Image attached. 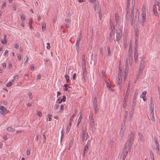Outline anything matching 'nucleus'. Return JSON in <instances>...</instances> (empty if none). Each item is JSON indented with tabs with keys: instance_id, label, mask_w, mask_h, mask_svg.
<instances>
[{
	"instance_id": "nucleus-1",
	"label": "nucleus",
	"mask_w": 160,
	"mask_h": 160,
	"mask_svg": "<svg viewBox=\"0 0 160 160\" xmlns=\"http://www.w3.org/2000/svg\"><path fill=\"white\" fill-rule=\"evenodd\" d=\"M142 60L140 62L138 68V72L137 75L136 77V80L138 79L142 73L144 67V61L141 58Z\"/></svg>"
},
{
	"instance_id": "nucleus-2",
	"label": "nucleus",
	"mask_w": 160,
	"mask_h": 160,
	"mask_svg": "<svg viewBox=\"0 0 160 160\" xmlns=\"http://www.w3.org/2000/svg\"><path fill=\"white\" fill-rule=\"evenodd\" d=\"M116 39L114 40L115 42H116V41L118 42L121 39L122 36V31L120 28H118L116 29Z\"/></svg>"
},
{
	"instance_id": "nucleus-3",
	"label": "nucleus",
	"mask_w": 160,
	"mask_h": 160,
	"mask_svg": "<svg viewBox=\"0 0 160 160\" xmlns=\"http://www.w3.org/2000/svg\"><path fill=\"white\" fill-rule=\"evenodd\" d=\"M138 94V89H136L134 93V96H133V100L132 101V104L131 106V108L132 109V110H133L134 109L135 107L136 104V98Z\"/></svg>"
},
{
	"instance_id": "nucleus-4",
	"label": "nucleus",
	"mask_w": 160,
	"mask_h": 160,
	"mask_svg": "<svg viewBox=\"0 0 160 160\" xmlns=\"http://www.w3.org/2000/svg\"><path fill=\"white\" fill-rule=\"evenodd\" d=\"M146 11L145 7H143L142 9V13L141 14L142 18V26L143 25L146 19Z\"/></svg>"
},
{
	"instance_id": "nucleus-5",
	"label": "nucleus",
	"mask_w": 160,
	"mask_h": 160,
	"mask_svg": "<svg viewBox=\"0 0 160 160\" xmlns=\"http://www.w3.org/2000/svg\"><path fill=\"white\" fill-rule=\"evenodd\" d=\"M18 74H17L15 75L13 79L12 80H11L10 81H9L8 83H7L6 85V86L8 87H10L12 84V82H16L17 81V79H18Z\"/></svg>"
},
{
	"instance_id": "nucleus-6",
	"label": "nucleus",
	"mask_w": 160,
	"mask_h": 160,
	"mask_svg": "<svg viewBox=\"0 0 160 160\" xmlns=\"http://www.w3.org/2000/svg\"><path fill=\"white\" fill-rule=\"evenodd\" d=\"M132 142H127L124 145V147L123 149H125L126 148L128 151H130L131 149L132 145Z\"/></svg>"
},
{
	"instance_id": "nucleus-7",
	"label": "nucleus",
	"mask_w": 160,
	"mask_h": 160,
	"mask_svg": "<svg viewBox=\"0 0 160 160\" xmlns=\"http://www.w3.org/2000/svg\"><path fill=\"white\" fill-rule=\"evenodd\" d=\"M132 56H128V58H127L126 61V64L128 65V64H129L130 66H132Z\"/></svg>"
},
{
	"instance_id": "nucleus-8",
	"label": "nucleus",
	"mask_w": 160,
	"mask_h": 160,
	"mask_svg": "<svg viewBox=\"0 0 160 160\" xmlns=\"http://www.w3.org/2000/svg\"><path fill=\"white\" fill-rule=\"evenodd\" d=\"M138 47L136 46L134 48V59L135 63H136L138 62V53L137 52Z\"/></svg>"
},
{
	"instance_id": "nucleus-9",
	"label": "nucleus",
	"mask_w": 160,
	"mask_h": 160,
	"mask_svg": "<svg viewBox=\"0 0 160 160\" xmlns=\"http://www.w3.org/2000/svg\"><path fill=\"white\" fill-rule=\"evenodd\" d=\"M134 139V134L132 132H131L128 135V138L127 141L128 142H133Z\"/></svg>"
},
{
	"instance_id": "nucleus-10",
	"label": "nucleus",
	"mask_w": 160,
	"mask_h": 160,
	"mask_svg": "<svg viewBox=\"0 0 160 160\" xmlns=\"http://www.w3.org/2000/svg\"><path fill=\"white\" fill-rule=\"evenodd\" d=\"M128 65H126V63H125V71L124 72H123V73H124V80H125V79L127 78V77L128 76Z\"/></svg>"
},
{
	"instance_id": "nucleus-11",
	"label": "nucleus",
	"mask_w": 160,
	"mask_h": 160,
	"mask_svg": "<svg viewBox=\"0 0 160 160\" xmlns=\"http://www.w3.org/2000/svg\"><path fill=\"white\" fill-rule=\"evenodd\" d=\"M131 17L130 19L131 21V24L132 26H133V19L134 17L133 7H132V8H131Z\"/></svg>"
},
{
	"instance_id": "nucleus-12",
	"label": "nucleus",
	"mask_w": 160,
	"mask_h": 160,
	"mask_svg": "<svg viewBox=\"0 0 160 160\" xmlns=\"http://www.w3.org/2000/svg\"><path fill=\"white\" fill-rule=\"evenodd\" d=\"M0 109L1 110L0 113L3 115L6 114L7 112V110L6 108L3 106H1L0 107Z\"/></svg>"
},
{
	"instance_id": "nucleus-13",
	"label": "nucleus",
	"mask_w": 160,
	"mask_h": 160,
	"mask_svg": "<svg viewBox=\"0 0 160 160\" xmlns=\"http://www.w3.org/2000/svg\"><path fill=\"white\" fill-rule=\"evenodd\" d=\"M123 77H124V76L123 77V76H120L119 75H118V79L116 82L117 85L120 86L121 85L122 79Z\"/></svg>"
},
{
	"instance_id": "nucleus-14",
	"label": "nucleus",
	"mask_w": 160,
	"mask_h": 160,
	"mask_svg": "<svg viewBox=\"0 0 160 160\" xmlns=\"http://www.w3.org/2000/svg\"><path fill=\"white\" fill-rule=\"evenodd\" d=\"M150 117L151 119L153 122H154L155 121V115L153 111H151V112L150 114Z\"/></svg>"
},
{
	"instance_id": "nucleus-15",
	"label": "nucleus",
	"mask_w": 160,
	"mask_h": 160,
	"mask_svg": "<svg viewBox=\"0 0 160 160\" xmlns=\"http://www.w3.org/2000/svg\"><path fill=\"white\" fill-rule=\"evenodd\" d=\"M130 7V3H127V5H126V10H127V16L128 15H129V13L130 12L131 9Z\"/></svg>"
},
{
	"instance_id": "nucleus-16",
	"label": "nucleus",
	"mask_w": 160,
	"mask_h": 160,
	"mask_svg": "<svg viewBox=\"0 0 160 160\" xmlns=\"http://www.w3.org/2000/svg\"><path fill=\"white\" fill-rule=\"evenodd\" d=\"M86 129H85V130L83 129L82 130V141H84L85 139V136H86Z\"/></svg>"
},
{
	"instance_id": "nucleus-17",
	"label": "nucleus",
	"mask_w": 160,
	"mask_h": 160,
	"mask_svg": "<svg viewBox=\"0 0 160 160\" xmlns=\"http://www.w3.org/2000/svg\"><path fill=\"white\" fill-rule=\"evenodd\" d=\"M138 135L139 137V138L140 141L143 142L144 141V139L143 138V136L142 134L140 132H139L138 133Z\"/></svg>"
},
{
	"instance_id": "nucleus-18",
	"label": "nucleus",
	"mask_w": 160,
	"mask_h": 160,
	"mask_svg": "<svg viewBox=\"0 0 160 160\" xmlns=\"http://www.w3.org/2000/svg\"><path fill=\"white\" fill-rule=\"evenodd\" d=\"M84 83L86 82L87 81V73H82Z\"/></svg>"
},
{
	"instance_id": "nucleus-19",
	"label": "nucleus",
	"mask_w": 160,
	"mask_h": 160,
	"mask_svg": "<svg viewBox=\"0 0 160 160\" xmlns=\"http://www.w3.org/2000/svg\"><path fill=\"white\" fill-rule=\"evenodd\" d=\"M128 151L126 148L125 149H123V157L124 158H126V157L128 153Z\"/></svg>"
},
{
	"instance_id": "nucleus-20",
	"label": "nucleus",
	"mask_w": 160,
	"mask_h": 160,
	"mask_svg": "<svg viewBox=\"0 0 160 160\" xmlns=\"http://www.w3.org/2000/svg\"><path fill=\"white\" fill-rule=\"evenodd\" d=\"M150 109L151 111H153L154 110V104L152 101V98H151L150 100Z\"/></svg>"
},
{
	"instance_id": "nucleus-21",
	"label": "nucleus",
	"mask_w": 160,
	"mask_h": 160,
	"mask_svg": "<svg viewBox=\"0 0 160 160\" xmlns=\"http://www.w3.org/2000/svg\"><path fill=\"white\" fill-rule=\"evenodd\" d=\"M6 39L7 36L6 35H4L3 37V39L1 41V42L2 44H5L7 43V41L6 40Z\"/></svg>"
},
{
	"instance_id": "nucleus-22",
	"label": "nucleus",
	"mask_w": 160,
	"mask_h": 160,
	"mask_svg": "<svg viewBox=\"0 0 160 160\" xmlns=\"http://www.w3.org/2000/svg\"><path fill=\"white\" fill-rule=\"evenodd\" d=\"M98 107L97 100L96 97H95L93 101V107Z\"/></svg>"
},
{
	"instance_id": "nucleus-23",
	"label": "nucleus",
	"mask_w": 160,
	"mask_h": 160,
	"mask_svg": "<svg viewBox=\"0 0 160 160\" xmlns=\"http://www.w3.org/2000/svg\"><path fill=\"white\" fill-rule=\"evenodd\" d=\"M118 75H119L120 76H123H123L124 75V73H123V72H122V68L121 67H120V66H119V67Z\"/></svg>"
},
{
	"instance_id": "nucleus-24",
	"label": "nucleus",
	"mask_w": 160,
	"mask_h": 160,
	"mask_svg": "<svg viewBox=\"0 0 160 160\" xmlns=\"http://www.w3.org/2000/svg\"><path fill=\"white\" fill-rule=\"evenodd\" d=\"M110 29L111 30H112L113 31L115 29V26L114 25H113V22L112 21H110Z\"/></svg>"
},
{
	"instance_id": "nucleus-25",
	"label": "nucleus",
	"mask_w": 160,
	"mask_h": 160,
	"mask_svg": "<svg viewBox=\"0 0 160 160\" xmlns=\"http://www.w3.org/2000/svg\"><path fill=\"white\" fill-rule=\"evenodd\" d=\"M88 150V145L87 144L85 146L84 151H83V156H84L85 154L87 152Z\"/></svg>"
},
{
	"instance_id": "nucleus-26",
	"label": "nucleus",
	"mask_w": 160,
	"mask_h": 160,
	"mask_svg": "<svg viewBox=\"0 0 160 160\" xmlns=\"http://www.w3.org/2000/svg\"><path fill=\"white\" fill-rule=\"evenodd\" d=\"M94 3V8L95 9V10L96 11V9H97L99 7V2L98 1H97V2H95Z\"/></svg>"
},
{
	"instance_id": "nucleus-27",
	"label": "nucleus",
	"mask_w": 160,
	"mask_h": 160,
	"mask_svg": "<svg viewBox=\"0 0 160 160\" xmlns=\"http://www.w3.org/2000/svg\"><path fill=\"white\" fill-rule=\"evenodd\" d=\"M115 19L117 23L119 22V17L118 14L117 13L115 14Z\"/></svg>"
},
{
	"instance_id": "nucleus-28",
	"label": "nucleus",
	"mask_w": 160,
	"mask_h": 160,
	"mask_svg": "<svg viewBox=\"0 0 160 160\" xmlns=\"http://www.w3.org/2000/svg\"><path fill=\"white\" fill-rule=\"evenodd\" d=\"M157 8L156 7L155 5L154 4L153 6V12L154 14L156 16H157L158 15V12H157Z\"/></svg>"
},
{
	"instance_id": "nucleus-29",
	"label": "nucleus",
	"mask_w": 160,
	"mask_h": 160,
	"mask_svg": "<svg viewBox=\"0 0 160 160\" xmlns=\"http://www.w3.org/2000/svg\"><path fill=\"white\" fill-rule=\"evenodd\" d=\"M7 130L10 132H13L15 131V129L12 128L8 127L7 128Z\"/></svg>"
},
{
	"instance_id": "nucleus-30",
	"label": "nucleus",
	"mask_w": 160,
	"mask_h": 160,
	"mask_svg": "<svg viewBox=\"0 0 160 160\" xmlns=\"http://www.w3.org/2000/svg\"><path fill=\"white\" fill-rule=\"evenodd\" d=\"M147 92L146 91H144L142 92V94L140 96L141 98L146 97V95L147 94Z\"/></svg>"
},
{
	"instance_id": "nucleus-31",
	"label": "nucleus",
	"mask_w": 160,
	"mask_h": 160,
	"mask_svg": "<svg viewBox=\"0 0 160 160\" xmlns=\"http://www.w3.org/2000/svg\"><path fill=\"white\" fill-rule=\"evenodd\" d=\"M82 119V116L81 114H80V116H79V118L78 119V122L77 125V127H78L79 126V124L81 122Z\"/></svg>"
},
{
	"instance_id": "nucleus-32",
	"label": "nucleus",
	"mask_w": 160,
	"mask_h": 160,
	"mask_svg": "<svg viewBox=\"0 0 160 160\" xmlns=\"http://www.w3.org/2000/svg\"><path fill=\"white\" fill-rule=\"evenodd\" d=\"M42 30L44 31L45 30V27H46V24L44 22H42L41 23Z\"/></svg>"
},
{
	"instance_id": "nucleus-33",
	"label": "nucleus",
	"mask_w": 160,
	"mask_h": 160,
	"mask_svg": "<svg viewBox=\"0 0 160 160\" xmlns=\"http://www.w3.org/2000/svg\"><path fill=\"white\" fill-rule=\"evenodd\" d=\"M80 44V42H77L76 43L75 46L76 48V49L77 52L78 51L79 49V45Z\"/></svg>"
},
{
	"instance_id": "nucleus-34",
	"label": "nucleus",
	"mask_w": 160,
	"mask_h": 160,
	"mask_svg": "<svg viewBox=\"0 0 160 160\" xmlns=\"http://www.w3.org/2000/svg\"><path fill=\"white\" fill-rule=\"evenodd\" d=\"M132 46L129 45V49L128 50V56H132V49L131 48Z\"/></svg>"
},
{
	"instance_id": "nucleus-35",
	"label": "nucleus",
	"mask_w": 160,
	"mask_h": 160,
	"mask_svg": "<svg viewBox=\"0 0 160 160\" xmlns=\"http://www.w3.org/2000/svg\"><path fill=\"white\" fill-rule=\"evenodd\" d=\"M123 127V126L122 127V128H121V130L120 131V136L122 138L123 137V131L122 130V128Z\"/></svg>"
},
{
	"instance_id": "nucleus-36",
	"label": "nucleus",
	"mask_w": 160,
	"mask_h": 160,
	"mask_svg": "<svg viewBox=\"0 0 160 160\" xmlns=\"http://www.w3.org/2000/svg\"><path fill=\"white\" fill-rule=\"evenodd\" d=\"M107 49L108 51V55L109 56H110L111 55V54L110 47L108 46L107 47Z\"/></svg>"
},
{
	"instance_id": "nucleus-37",
	"label": "nucleus",
	"mask_w": 160,
	"mask_h": 160,
	"mask_svg": "<svg viewBox=\"0 0 160 160\" xmlns=\"http://www.w3.org/2000/svg\"><path fill=\"white\" fill-rule=\"evenodd\" d=\"M150 153L152 160H155L154 158V156L153 154V153L152 152L150 151Z\"/></svg>"
},
{
	"instance_id": "nucleus-38",
	"label": "nucleus",
	"mask_w": 160,
	"mask_h": 160,
	"mask_svg": "<svg viewBox=\"0 0 160 160\" xmlns=\"http://www.w3.org/2000/svg\"><path fill=\"white\" fill-rule=\"evenodd\" d=\"M114 32L112 30H111L109 35V37H112V35H114Z\"/></svg>"
},
{
	"instance_id": "nucleus-39",
	"label": "nucleus",
	"mask_w": 160,
	"mask_h": 160,
	"mask_svg": "<svg viewBox=\"0 0 160 160\" xmlns=\"http://www.w3.org/2000/svg\"><path fill=\"white\" fill-rule=\"evenodd\" d=\"M65 78L66 79L67 83L68 82L69 79V76L68 75H65Z\"/></svg>"
},
{
	"instance_id": "nucleus-40",
	"label": "nucleus",
	"mask_w": 160,
	"mask_h": 160,
	"mask_svg": "<svg viewBox=\"0 0 160 160\" xmlns=\"http://www.w3.org/2000/svg\"><path fill=\"white\" fill-rule=\"evenodd\" d=\"M71 127L69 126H68L67 125L66 131V132L67 133H68L69 132V131L71 128Z\"/></svg>"
},
{
	"instance_id": "nucleus-41",
	"label": "nucleus",
	"mask_w": 160,
	"mask_h": 160,
	"mask_svg": "<svg viewBox=\"0 0 160 160\" xmlns=\"http://www.w3.org/2000/svg\"><path fill=\"white\" fill-rule=\"evenodd\" d=\"M94 109V112L95 114H97L98 112V107H93Z\"/></svg>"
},
{
	"instance_id": "nucleus-42",
	"label": "nucleus",
	"mask_w": 160,
	"mask_h": 160,
	"mask_svg": "<svg viewBox=\"0 0 160 160\" xmlns=\"http://www.w3.org/2000/svg\"><path fill=\"white\" fill-rule=\"evenodd\" d=\"M156 144V148L158 152H159V146L158 143H157L155 144Z\"/></svg>"
},
{
	"instance_id": "nucleus-43",
	"label": "nucleus",
	"mask_w": 160,
	"mask_h": 160,
	"mask_svg": "<svg viewBox=\"0 0 160 160\" xmlns=\"http://www.w3.org/2000/svg\"><path fill=\"white\" fill-rule=\"evenodd\" d=\"M64 86L65 88L64 89V90L65 91H67L68 90V88L67 87L70 88V87L67 84H65L64 85Z\"/></svg>"
},
{
	"instance_id": "nucleus-44",
	"label": "nucleus",
	"mask_w": 160,
	"mask_h": 160,
	"mask_svg": "<svg viewBox=\"0 0 160 160\" xmlns=\"http://www.w3.org/2000/svg\"><path fill=\"white\" fill-rule=\"evenodd\" d=\"M90 124L91 128H93L94 127L95 125L94 121L90 122Z\"/></svg>"
},
{
	"instance_id": "nucleus-45",
	"label": "nucleus",
	"mask_w": 160,
	"mask_h": 160,
	"mask_svg": "<svg viewBox=\"0 0 160 160\" xmlns=\"http://www.w3.org/2000/svg\"><path fill=\"white\" fill-rule=\"evenodd\" d=\"M62 102V99L61 97H59L57 100V102L59 103H61Z\"/></svg>"
},
{
	"instance_id": "nucleus-46",
	"label": "nucleus",
	"mask_w": 160,
	"mask_h": 160,
	"mask_svg": "<svg viewBox=\"0 0 160 160\" xmlns=\"http://www.w3.org/2000/svg\"><path fill=\"white\" fill-rule=\"evenodd\" d=\"M139 12L138 10H137V11L136 12V14L135 18H136L137 17V16L138 17V21H139Z\"/></svg>"
},
{
	"instance_id": "nucleus-47",
	"label": "nucleus",
	"mask_w": 160,
	"mask_h": 160,
	"mask_svg": "<svg viewBox=\"0 0 160 160\" xmlns=\"http://www.w3.org/2000/svg\"><path fill=\"white\" fill-rule=\"evenodd\" d=\"M76 115L75 114H73L70 117V119H69V121H72L73 120V119L74 117H75Z\"/></svg>"
},
{
	"instance_id": "nucleus-48",
	"label": "nucleus",
	"mask_w": 160,
	"mask_h": 160,
	"mask_svg": "<svg viewBox=\"0 0 160 160\" xmlns=\"http://www.w3.org/2000/svg\"><path fill=\"white\" fill-rule=\"evenodd\" d=\"M28 97L30 99H31L32 98V93L31 92H29L28 93Z\"/></svg>"
},
{
	"instance_id": "nucleus-49",
	"label": "nucleus",
	"mask_w": 160,
	"mask_h": 160,
	"mask_svg": "<svg viewBox=\"0 0 160 160\" xmlns=\"http://www.w3.org/2000/svg\"><path fill=\"white\" fill-rule=\"evenodd\" d=\"M126 102L127 101L126 100L124 101V102L122 105V107L124 108H125L126 107L127 105Z\"/></svg>"
},
{
	"instance_id": "nucleus-50",
	"label": "nucleus",
	"mask_w": 160,
	"mask_h": 160,
	"mask_svg": "<svg viewBox=\"0 0 160 160\" xmlns=\"http://www.w3.org/2000/svg\"><path fill=\"white\" fill-rule=\"evenodd\" d=\"M82 38V37H81L80 36H78V39L76 42H80Z\"/></svg>"
},
{
	"instance_id": "nucleus-51",
	"label": "nucleus",
	"mask_w": 160,
	"mask_h": 160,
	"mask_svg": "<svg viewBox=\"0 0 160 160\" xmlns=\"http://www.w3.org/2000/svg\"><path fill=\"white\" fill-rule=\"evenodd\" d=\"M52 116V114H48V115H47V117H48V121H51V117Z\"/></svg>"
},
{
	"instance_id": "nucleus-52",
	"label": "nucleus",
	"mask_w": 160,
	"mask_h": 160,
	"mask_svg": "<svg viewBox=\"0 0 160 160\" xmlns=\"http://www.w3.org/2000/svg\"><path fill=\"white\" fill-rule=\"evenodd\" d=\"M59 107V105L58 104H55L54 106V108L55 110H57Z\"/></svg>"
},
{
	"instance_id": "nucleus-53",
	"label": "nucleus",
	"mask_w": 160,
	"mask_h": 160,
	"mask_svg": "<svg viewBox=\"0 0 160 160\" xmlns=\"http://www.w3.org/2000/svg\"><path fill=\"white\" fill-rule=\"evenodd\" d=\"M6 6H7L6 3L5 2L3 4L2 6V7H1V9H4L6 7Z\"/></svg>"
},
{
	"instance_id": "nucleus-54",
	"label": "nucleus",
	"mask_w": 160,
	"mask_h": 160,
	"mask_svg": "<svg viewBox=\"0 0 160 160\" xmlns=\"http://www.w3.org/2000/svg\"><path fill=\"white\" fill-rule=\"evenodd\" d=\"M64 108V106L63 105H61V107H60V112H62V111L63 110Z\"/></svg>"
},
{
	"instance_id": "nucleus-55",
	"label": "nucleus",
	"mask_w": 160,
	"mask_h": 160,
	"mask_svg": "<svg viewBox=\"0 0 160 160\" xmlns=\"http://www.w3.org/2000/svg\"><path fill=\"white\" fill-rule=\"evenodd\" d=\"M82 73H87L86 68H82Z\"/></svg>"
},
{
	"instance_id": "nucleus-56",
	"label": "nucleus",
	"mask_w": 160,
	"mask_h": 160,
	"mask_svg": "<svg viewBox=\"0 0 160 160\" xmlns=\"http://www.w3.org/2000/svg\"><path fill=\"white\" fill-rule=\"evenodd\" d=\"M86 62H83L82 68H86Z\"/></svg>"
},
{
	"instance_id": "nucleus-57",
	"label": "nucleus",
	"mask_w": 160,
	"mask_h": 160,
	"mask_svg": "<svg viewBox=\"0 0 160 160\" xmlns=\"http://www.w3.org/2000/svg\"><path fill=\"white\" fill-rule=\"evenodd\" d=\"M31 154V152H30V151L28 149H27V154L28 156L29 155H30Z\"/></svg>"
},
{
	"instance_id": "nucleus-58",
	"label": "nucleus",
	"mask_w": 160,
	"mask_h": 160,
	"mask_svg": "<svg viewBox=\"0 0 160 160\" xmlns=\"http://www.w3.org/2000/svg\"><path fill=\"white\" fill-rule=\"evenodd\" d=\"M65 21L66 23H69L71 22V19L69 18H66L65 20Z\"/></svg>"
},
{
	"instance_id": "nucleus-59",
	"label": "nucleus",
	"mask_w": 160,
	"mask_h": 160,
	"mask_svg": "<svg viewBox=\"0 0 160 160\" xmlns=\"http://www.w3.org/2000/svg\"><path fill=\"white\" fill-rule=\"evenodd\" d=\"M72 144H73V142L72 141H70V142H69V148H71L72 146Z\"/></svg>"
},
{
	"instance_id": "nucleus-60",
	"label": "nucleus",
	"mask_w": 160,
	"mask_h": 160,
	"mask_svg": "<svg viewBox=\"0 0 160 160\" xmlns=\"http://www.w3.org/2000/svg\"><path fill=\"white\" fill-rule=\"evenodd\" d=\"M14 47L15 48H17V49H19V46L18 43V44L16 43V44H15V45H14Z\"/></svg>"
},
{
	"instance_id": "nucleus-61",
	"label": "nucleus",
	"mask_w": 160,
	"mask_h": 160,
	"mask_svg": "<svg viewBox=\"0 0 160 160\" xmlns=\"http://www.w3.org/2000/svg\"><path fill=\"white\" fill-rule=\"evenodd\" d=\"M37 114L38 116L40 117L42 115V113L41 112L38 111V112Z\"/></svg>"
},
{
	"instance_id": "nucleus-62",
	"label": "nucleus",
	"mask_w": 160,
	"mask_h": 160,
	"mask_svg": "<svg viewBox=\"0 0 160 160\" xmlns=\"http://www.w3.org/2000/svg\"><path fill=\"white\" fill-rule=\"evenodd\" d=\"M89 119L90 122L94 121V119L92 117H91L90 116H89Z\"/></svg>"
},
{
	"instance_id": "nucleus-63",
	"label": "nucleus",
	"mask_w": 160,
	"mask_h": 160,
	"mask_svg": "<svg viewBox=\"0 0 160 160\" xmlns=\"http://www.w3.org/2000/svg\"><path fill=\"white\" fill-rule=\"evenodd\" d=\"M113 39L112 37H109V41L110 43L112 41Z\"/></svg>"
},
{
	"instance_id": "nucleus-64",
	"label": "nucleus",
	"mask_w": 160,
	"mask_h": 160,
	"mask_svg": "<svg viewBox=\"0 0 160 160\" xmlns=\"http://www.w3.org/2000/svg\"><path fill=\"white\" fill-rule=\"evenodd\" d=\"M37 79H41V76L40 74H38L37 75Z\"/></svg>"
}]
</instances>
